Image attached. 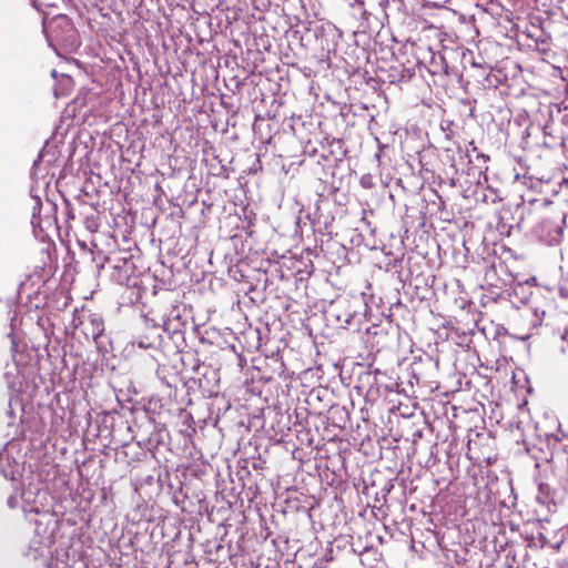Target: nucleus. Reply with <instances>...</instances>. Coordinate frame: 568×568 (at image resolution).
<instances>
[{"label":"nucleus","instance_id":"f257e3e1","mask_svg":"<svg viewBox=\"0 0 568 568\" xmlns=\"http://www.w3.org/2000/svg\"><path fill=\"white\" fill-rule=\"evenodd\" d=\"M30 196L33 202L31 217L33 233L38 239L44 241L52 233L59 232L58 219L55 216L57 205L53 202L47 201L43 206L34 186L31 187Z\"/></svg>","mask_w":568,"mask_h":568},{"label":"nucleus","instance_id":"f03ea898","mask_svg":"<svg viewBox=\"0 0 568 568\" xmlns=\"http://www.w3.org/2000/svg\"><path fill=\"white\" fill-rule=\"evenodd\" d=\"M45 30L50 44L55 51L60 48L65 53H73L81 45L79 32L67 16L53 18Z\"/></svg>","mask_w":568,"mask_h":568},{"label":"nucleus","instance_id":"7ed1b4c3","mask_svg":"<svg viewBox=\"0 0 568 568\" xmlns=\"http://www.w3.org/2000/svg\"><path fill=\"white\" fill-rule=\"evenodd\" d=\"M534 203H517L515 206L505 205L497 213L496 229L501 235L509 236L514 229L523 230L526 219L532 214Z\"/></svg>","mask_w":568,"mask_h":568},{"label":"nucleus","instance_id":"20e7f679","mask_svg":"<svg viewBox=\"0 0 568 568\" xmlns=\"http://www.w3.org/2000/svg\"><path fill=\"white\" fill-rule=\"evenodd\" d=\"M353 303H359V301L341 297L335 301L328 313L336 318L341 327L356 331L359 326L361 318L356 310L353 308Z\"/></svg>","mask_w":568,"mask_h":568},{"label":"nucleus","instance_id":"39448f33","mask_svg":"<svg viewBox=\"0 0 568 568\" xmlns=\"http://www.w3.org/2000/svg\"><path fill=\"white\" fill-rule=\"evenodd\" d=\"M82 332L91 338L99 353H106L109 339L104 334V322L98 314H89L81 321Z\"/></svg>","mask_w":568,"mask_h":568},{"label":"nucleus","instance_id":"423d86ee","mask_svg":"<svg viewBox=\"0 0 568 568\" xmlns=\"http://www.w3.org/2000/svg\"><path fill=\"white\" fill-rule=\"evenodd\" d=\"M564 220L541 219L540 222L534 226L532 232L535 236L547 245H557L562 239L564 229L561 223Z\"/></svg>","mask_w":568,"mask_h":568},{"label":"nucleus","instance_id":"0eeeda50","mask_svg":"<svg viewBox=\"0 0 568 568\" xmlns=\"http://www.w3.org/2000/svg\"><path fill=\"white\" fill-rule=\"evenodd\" d=\"M20 497L22 509L27 516L30 514H41L44 510L42 503H40L41 507L38 505V499H47V491L29 486L22 490Z\"/></svg>","mask_w":568,"mask_h":568},{"label":"nucleus","instance_id":"6e6552de","mask_svg":"<svg viewBox=\"0 0 568 568\" xmlns=\"http://www.w3.org/2000/svg\"><path fill=\"white\" fill-rule=\"evenodd\" d=\"M162 329L169 334L182 333L185 322L182 318L180 305H172L171 310L162 317Z\"/></svg>","mask_w":568,"mask_h":568},{"label":"nucleus","instance_id":"1a4fd4ad","mask_svg":"<svg viewBox=\"0 0 568 568\" xmlns=\"http://www.w3.org/2000/svg\"><path fill=\"white\" fill-rule=\"evenodd\" d=\"M536 501L545 506L549 513H554L557 510V506L561 499L556 489L550 487V485L540 481L538 484Z\"/></svg>","mask_w":568,"mask_h":568},{"label":"nucleus","instance_id":"9d476101","mask_svg":"<svg viewBox=\"0 0 568 568\" xmlns=\"http://www.w3.org/2000/svg\"><path fill=\"white\" fill-rule=\"evenodd\" d=\"M133 263L126 258H121L113 265L112 278L119 284H125L132 272Z\"/></svg>","mask_w":568,"mask_h":568},{"label":"nucleus","instance_id":"9b49d317","mask_svg":"<svg viewBox=\"0 0 568 568\" xmlns=\"http://www.w3.org/2000/svg\"><path fill=\"white\" fill-rule=\"evenodd\" d=\"M154 332L146 336L136 337L132 344L138 345L142 349L156 348L160 344L161 334L159 333L160 325H153Z\"/></svg>","mask_w":568,"mask_h":568},{"label":"nucleus","instance_id":"f8f14e48","mask_svg":"<svg viewBox=\"0 0 568 568\" xmlns=\"http://www.w3.org/2000/svg\"><path fill=\"white\" fill-rule=\"evenodd\" d=\"M6 458L7 462H8V467L7 468H0V473L8 479L10 480H16L18 478V476H20V469H19V465L13 460L11 462V459L9 458L8 455H4L3 453L0 452V462Z\"/></svg>","mask_w":568,"mask_h":568},{"label":"nucleus","instance_id":"ddd939ff","mask_svg":"<svg viewBox=\"0 0 568 568\" xmlns=\"http://www.w3.org/2000/svg\"><path fill=\"white\" fill-rule=\"evenodd\" d=\"M480 200L485 203H496L500 201V197L495 190L489 189L487 192L483 193Z\"/></svg>","mask_w":568,"mask_h":568},{"label":"nucleus","instance_id":"4468645a","mask_svg":"<svg viewBox=\"0 0 568 568\" xmlns=\"http://www.w3.org/2000/svg\"><path fill=\"white\" fill-rule=\"evenodd\" d=\"M361 185L365 189H371L373 186L372 176L369 174H365L361 178Z\"/></svg>","mask_w":568,"mask_h":568},{"label":"nucleus","instance_id":"2eb2a0df","mask_svg":"<svg viewBox=\"0 0 568 568\" xmlns=\"http://www.w3.org/2000/svg\"><path fill=\"white\" fill-rule=\"evenodd\" d=\"M561 486L564 490L568 494V459L566 466V476L561 479Z\"/></svg>","mask_w":568,"mask_h":568},{"label":"nucleus","instance_id":"dca6fc26","mask_svg":"<svg viewBox=\"0 0 568 568\" xmlns=\"http://www.w3.org/2000/svg\"><path fill=\"white\" fill-rule=\"evenodd\" d=\"M7 504H8V506H9L10 508H16V507L18 506V504H19V503H18V498H17V496L11 495V496L8 498V500H7Z\"/></svg>","mask_w":568,"mask_h":568},{"label":"nucleus","instance_id":"f3484780","mask_svg":"<svg viewBox=\"0 0 568 568\" xmlns=\"http://www.w3.org/2000/svg\"><path fill=\"white\" fill-rule=\"evenodd\" d=\"M94 261L97 262V267L102 268L104 265V262L109 261V257L101 256L99 260L94 258Z\"/></svg>","mask_w":568,"mask_h":568},{"label":"nucleus","instance_id":"a211bd4d","mask_svg":"<svg viewBox=\"0 0 568 568\" xmlns=\"http://www.w3.org/2000/svg\"><path fill=\"white\" fill-rule=\"evenodd\" d=\"M42 152L39 154L38 159L33 162V170H37L39 164H40V161L42 159Z\"/></svg>","mask_w":568,"mask_h":568},{"label":"nucleus","instance_id":"6ab92c4d","mask_svg":"<svg viewBox=\"0 0 568 568\" xmlns=\"http://www.w3.org/2000/svg\"><path fill=\"white\" fill-rule=\"evenodd\" d=\"M88 229L91 231H95L97 224L94 223V221H88Z\"/></svg>","mask_w":568,"mask_h":568},{"label":"nucleus","instance_id":"aec40b11","mask_svg":"<svg viewBox=\"0 0 568 568\" xmlns=\"http://www.w3.org/2000/svg\"><path fill=\"white\" fill-rule=\"evenodd\" d=\"M561 338L568 343V326L565 328Z\"/></svg>","mask_w":568,"mask_h":568},{"label":"nucleus","instance_id":"412c9836","mask_svg":"<svg viewBox=\"0 0 568 568\" xmlns=\"http://www.w3.org/2000/svg\"><path fill=\"white\" fill-rule=\"evenodd\" d=\"M316 568H323V561L316 562Z\"/></svg>","mask_w":568,"mask_h":568},{"label":"nucleus","instance_id":"4be33fe9","mask_svg":"<svg viewBox=\"0 0 568 568\" xmlns=\"http://www.w3.org/2000/svg\"><path fill=\"white\" fill-rule=\"evenodd\" d=\"M471 64H473V67H476V68H477V67H481V65H480V63H478V62H476V61H473V63H471Z\"/></svg>","mask_w":568,"mask_h":568},{"label":"nucleus","instance_id":"5701e85b","mask_svg":"<svg viewBox=\"0 0 568 568\" xmlns=\"http://www.w3.org/2000/svg\"><path fill=\"white\" fill-rule=\"evenodd\" d=\"M51 74H52L53 78H55L57 77V71L52 70Z\"/></svg>","mask_w":568,"mask_h":568},{"label":"nucleus","instance_id":"b1692460","mask_svg":"<svg viewBox=\"0 0 568 568\" xmlns=\"http://www.w3.org/2000/svg\"><path fill=\"white\" fill-rule=\"evenodd\" d=\"M65 81L70 83V82H71V79H70L69 77H67V78H65Z\"/></svg>","mask_w":568,"mask_h":568}]
</instances>
